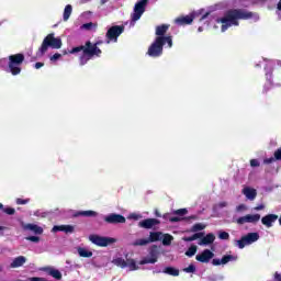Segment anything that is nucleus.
Masks as SVG:
<instances>
[{
	"mask_svg": "<svg viewBox=\"0 0 281 281\" xmlns=\"http://www.w3.org/2000/svg\"><path fill=\"white\" fill-rule=\"evenodd\" d=\"M146 245H150L148 238H139L132 243V247H146Z\"/></svg>",
	"mask_w": 281,
	"mask_h": 281,
	"instance_id": "nucleus-26",
	"label": "nucleus"
},
{
	"mask_svg": "<svg viewBox=\"0 0 281 281\" xmlns=\"http://www.w3.org/2000/svg\"><path fill=\"white\" fill-rule=\"evenodd\" d=\"M155 262H157L156 258L145 257L144 259L140 260L139 265H155Z\"/></svg>",
	"mask_w": 281,
	"mask_h": 281,
	"instance_id": "nucleus-36",
	"label": "nucleus"
},
{
	"mask_svg": "<svg viewBox=\"0 0 281 281\" xmlns=\"http://www.w3.org/2000/svg\"><path fill=\"white\" fill-rule=\"evenodd\" d=\"M241 192L248 201H255L258 196V191L251 187L244 188Z\"/></svg>",
	"mask_w": 281,
	"mask_h": 281,
	"instance_id": "nucleus-13",
	"label": "nucleus"
},
{
	"mask_svg": "<svg viewBox=\"0 0 281 281\" xmlns=\"http://www.w3.org/2000/svg\"><path fill=\"white\" fill-rule=\"evenodd\" d=\"M192 21H194L193 15H186V16L176 19V23L178 25H190L192 23Z\"/></svg>",
	"mask_w": 281,
	"mask_h": 281,
	"instance_id": "nucleus-22",
	"label": "nucleus"
},
{
	"mask_svg": "<svg viewBox=\"0 0 281 281\" xmlns=\"http://www.w3.org/2000/svg\"><path fill=\"white\" fill-rule=\"evenodd\" d=\"M173 237L170 234H165L162 238V245L168 246L172 245Z\"/></svg>",
	"mask_w": 281,
	"mask_h": 281,
	"instance_id": "nucleus-37",
	"label": "nucleus"
},
{
	"mask_svg": "<svg viewBox=\"0 0 281 281\" xmlns=\"http://www.w3.org/2000/svg\"><path fill=\"white\" fill-rule=\"evenodd\" d=\"M159 220L157 218H146L138 223V227H142L143 229H153L155 225H159Z\"/></svg>",
	"mask_w": 281,
	"mask_h": 281,
	"instance_id": "nucleus-12",
	"label": "nucleus"
},
{
	"mask_svg": "<svg viewBox=\"0 0 281 281\" xmlns=\"http://www.w3.org/2000/svg\"><path fill=\"white\" fill-rule=\"evenodd\" d=\"M244 238L246 240V245H251L260 239V235L258 233H248Z\"/></svg>",
	"mask_w": 281,
	"mask_h": 281,
	"instance_id": "nucleus-20",
	"label": "nucleus"
},
{
	"mask_svg": "<svg viewBox=\"0 0 281 281\" xmlns=\"http://www.w3.org/2000/svg\"><path fill=\"white\" fill-rule=\"evenodd\" d=\"M75 218H78V216H83L86 218H93L98 216V212L95 211H77L74 214Z\"/></svg>",
	"mask_w": 281,
	"mask_h": 281,
	"instance_id": "nucleus-19",
	"label": "nucleus"
},
{
	"mask_svg": "<svg viewBox=\"0 0 281 281\" xmlns=\"http://www.w3.org/2000/svg\"><path fill=\"white\" fill-rule=\"evenodd\" d=\"M0 210H2L4 214H8V216H14V214H16V210H14V207H4L3 203H0Z\"/></svg>",
	"mask_w": 281,
	"mask_h": 281,
	"instance_id": "nucleus-31",
	"label": "nucleus"
},
{
	"mask_svg": "<svg viewBox=\"0 0 281 281\" xmlns=\"http://www.w3.org/2000/svg\"><path fill=\"white\" fill-rule=\"evenodd\" d=\"M74 11V8L71 4H67L64 9V21H69V16H71V12Z\"/></svg>",
	"mask_w": 281,
	"mask_h": 281,
	"instance_id": "nucleus-32",
	"label": "nucleus"
},
{
	"mask_svg": "<svg viewBox=\"0 0 281 281\" xmlns=\"http://www.w3.org/2000/svg\"><path fill=\"white\" fill-rule=\"evenodd\" d=\"M83 30H91L93 27V22H89L82 25Z\"/></svg>",
	"mask_w": 281,
	"mask_h": 281,
	"instance_id": "nucleus-49",
	"label": "nucleus"
},
{
	"mask_svg": "<svg viewBox=\"0 0 281 281\" xmlns=\"http://www.w3.org/2000/svg\"><path fill=\"white\" fill-rule=\"evenodd\" d=\"M124 25H113L111 26L106 33H105V38H106V43L109 45V43H117V38H120V36H122V34H124Z\"/></svg>",
	"mask_w": 281,
	"mask_h": 281,
	"instance_id": "nucleus-6",
	"label": "nucleus"
},
{
	"mask_svg": "<svg viewBox=\"0 0 281 281\" xmlns=\"http://www.w3.org/2000/svg\"><path fill=\"white\" fill-rule=\"evenodd\" d=\"M276 221H278V215L276 214H268L261 218L262 225L268 228L273 227V223H276Z\"/></svg>",
	"mask_w": 281,
	"mask_h": 281,
	"instance_id": "nucleus-14",
	"label": "nucleus"
},
{
	"mask_svg": "<svg viewBox=\"0 0 281 281\" xmlns=\"http://www.w3.org/2000/svg\"><path fill=\"white\" fill-rule=\"evenodd\" d=\"M184 273H196V266L193 263L189 265V267L183 269Z\"/></svg>",
	"mask_w": 281,
	"mask_h": 281,
	"instance_id": "nucleus-41",
	"label": "nucleus"
},
{
	"mask_svg": "<svg viewBox=\"0 0 281 281\" xmlns=\"http://www.w3.org/2000/svg\"><path fill=\"white\" fill-rule=\"evenodd\" d=\"M214 258V252L210 249H204L201 254L195 256V260L198 262H203L204 265H207Z\"/></svg>",
	"mask_w": 281,
	"mask_h": 281,
	"instance_id": "nucleus-10",
	"label": "nucleus"
},
{
	"mask_svg": "<svg viewBox=\"0 0 281 281\" xmlns=\"http://www.w3.org/2000/svg\"><path fill=\"white\" fill-rule=\"evenodd\" d=\"M41 67H45V64L41 61L35 63V69H41Z\"/></svg>",
	"mask_w": 281,
	"mask_h": 281,
	"instance_id": "nucleus-54",
	"label": "nucleus"
},
{
	"mask_svg": "<svg viewBox=\"0 0 281 281\" xmlns=\"http://www.w3.org/2000/svg\"><path fill=\"white\" fill-rule=\"evenodd\" d=\"M277 9L281 12V0L278 2Z\"/></svg>",
	"mask_w": 281,
	"mask_h": 281,
	"instance_id": "nucleus-58",
	"label": "nucleus"
},
{
	"mask_svg": "<svg viewBox=\"0 0 281 281\" xmlns=\"http://www.w3.org/2000/svg\"><path fill=\"white\" fill-rule=\"evenodd\" d=\"M77 251L80 258H91L93 256V251L87 250V248L79 247Z\"/></svg>",
	"mask_w": 281,
	"mask_h": 281,
	"instance_id": "nucleus-25",
	"label": "nucleus"
},
{
	"mask_svg": "<svg viewBox=\"0 0 281 281\" xmlns=\"http://www.w3.org/2000/svg\"><path fill=\"white\" fill-rule=\"evenodd\" d=\"M46 271L48 276H52V278H55V280H63V273H60L59 270L54 268H46Z\"/></svg>",
	"mask_w": 281,
	"mask_h": 281,
	"instance_id": "nucleus-23",
	"label": "nucleus"
},
{
	"mask_svg": "<svg viewBox=\"0 0 281 281\" xmlns=\"http://www.w3.org/2000/svg\"><path fill=\"white\" fill-rule=\"evenodd\" d=\"M169 29H170V25H168V24H162V25L156 26L157 38H159V37L168 38V36H166V33L168 32Z\"/></svg>",
	"mask_w": 281,
	"mask_h": 281,
	"instance_id": "nucleus-16",
	"label": "nucleus"
},
{
	"mask_svg": "<svg viewBox=\"0 0 281 281\" xmlns=\"http://www.w3.org/2000/svg\"><path fill=\"white\" fill-rule=\"evenodd\" d=\"M112 262L115 265V267H121V269H126V267H128V263H126V260H124L122 257L113 259Z\"/></svg>",
	"mask_w": 281,
	"mask_h": 281,
	"instance_id": "nucleus-29",
	"label": "nucleus"
},
{
	"mask_svg": "<svg viewBox=\"0 0 281 281\" xmlns=\"http://www.w3.org/2000/svg\"><path fill=\"white\" fill-rule=\"evenodd\" d=\"M277 159L276 158H273V157H270V158H266L265 160H263V164H267V165H269V164H273V161H276Z\"/></svg>",
	"mask_w": 281,
	"mask_h": 281,
	"instance_id": "nucleus-50",
	"label": "nucleus"
},
{
	"mask_svg": "<svg viewBox=\"0 0 281 281\" xmlns=\"http://www.w3.org/2000/svg\"><path fill=\"white\" fill-rule=\"evenodd\" d=\"M147 240H149V243H157L158 240H161V232H150Z\"/></svg>",
	"mask_w": 281,
	"mask_h": 281,
	"instance_id": "nucleus-28",
	"label": "nucleus"
},
{
	"mask_svg": "<svg viewBox=\"0 0 281 281\" xmlns=\"http://www.w3.org/2000/svg\"><path fill=\"white\" fill-rule=\"evenodd\" d=\"M25 262H27V258H25L24 256H19L13 259L10 267L11 269H19V267H23Z\"/></svg>",
	"mask_w": 281,
	"mask_h": 281,
	"instance_id": "nucleus-18",
	"label": "nucleus"
},
{
	"mask_svg": "<svg viewBox=\"0 0 281 281\" xmlns=\"http://www.w3.org/2000/svg\"><path fill=\"white\" fill-rule=\"evenodd\" d=\"M173 214H177L178 216H186V214H188V209L176 210Z\"/></svg>",
	"mask_w": 281,
	"mask_h": 281,
	"instance_id": "nucleus-42",
	"label": "nucleus"
},
{
	"mask_svg": "<svg viewBox=\"0 0 281 281\" xmlns=\"http://www.w3.org/2000/svg\"><path fill=\"white\" fill-rule=\"evenodd\" d=\"M189 218L196 221V215H191V216H189Z\"/></svg>",
	"mask_w": 281,
	"mask_h": 281,
	"instance_id": "nucleus-60",
	"label": "nucleus"
},
{
	"mask_svg": "<svg viewBox=\"0 0 281 281\" xmlns=\"http://www.w3.org/2000/svg\"><path fill=\"white\" fill-rule=\"evenodd\" d=\"M79 52H82V55L79 57V64L81 67L83 65H87L93 56H97V58H100L102 56V49L91 47V41L86 42L85 45H80L77 47H72L69 50V54H79Z\"/></svg>",
	"mask_w": 281,
	"mask_h": 281,
	"instance_id": "nucleus-2",
	"label": "nucleus"
},
{
	"mask_svg": "<svg viewBox=\"0 0 281 281\" xmlns=\"http://www.w3.org/2000/svg\"><path fill=\"white\" fill-rule=\"evenodd\" d=\"M102 41H97L94 44L91 43V47H95V49H100V47H98L99 45H102Z\"/></svg>",
	"mask_w": 281,
	"mask_h": 281,
	"instance_id": "nucleus-51",
	"label": "nucleus"
},
{
	"mask_svg": "<svg viewBox=\"0 0 281 281\" xmlns=\"http://www.w3.org/2000/svg\"><path fill=\"white\" fill-rule=\"evenodd\" d=\"M196 245H192L191 247L188 248V250L184 252L186 256H188V258H192V256L196 255Z\"/></svg>",
	"mask_w": 281,
	"mask_h": 281,
	"instance_id": "nucleus-34",
	"label": "nucleus"
},
{
	"mask_svg": "<svg viewBox=\"0 0 281 281\" xmlns=\"http://www.w3.org/2000/svg\"><path fill=\"white\" fill-rule=\"evenodd\" d=\"M167 43L168 47H172V36L156 37L154 43L148 47L147 54L150 58H159L164 54V45Z\"/></svg>",
	"mask_w": 281,
	"mask_h": 281,
	"instance_id": "nucleus-3",
	"label": "nucleus"
},
{
	"mask_svg": "<svg viewBox=\"0 0 281 281\" xmlns=\"http://www.w3.org/2000/svg\"><path fill=\"white\" fill-rule=\"evenodd\" d=\"M216 207H220V210H223V207H227V202H220Z\"/></svg>",
	"mask_w": 281,
	"mask_h": 281,
	"instance_id": "nucleus-52",
	"label": "nucleus"
},
{
	"mask_svg": "<svg viewBox=\"0 0 281 281\" xmlns=\"http://www.w3.org/2000/svg\"><path fill=\"white\" fill-rule=\"evenodd\" d=\"M87 1H91V0H80V3H87Z\"/></svg>",
	"mask_w": 281,
	"mask_h": 281,
	"instance_id": "nucleus-62",
	"label": "nucleus"
},
{
	"mask_svg": "<svg viewBox=\"0 0 281 281\" xmlns=\"http://www.w3.org/2000/svg\"><path fill=\"white\" fill-rule=\"evenodd\" d=\"M60 49L63 47V41L59 37H55L54 33L48 34L42 42L37 50V56H44L47 49Z\"/></svg>",
	"mask_w": 281,
	"mask_h": 281,
	"instance_id": "nucleus-4",
	"label": "nucleus"
},
{
	"mask_svg": "<svg viewBox=\"0 0 281 281\" xmlns=\"http://www.w3.org/2000/svg\"><path fill=\"white\" fill-rule=\"evenodd\" d=\"M61 56H63V55H60V53H56V54H54V55L50 57V60L56 61V60H58L59 58H61Z\"/></svg>",
	"mask_w": 281,
	"mask_h": 281,
	"instance_id": "nucleus-47",
	"label": "nucleus"
},
{
	"mask_svg": "<svg viewBox=\"0 0 281 281\" xmlns=\"http://www.w3.org/2000/svg\"><path fill=\"white\" fill-rule=\"evenodd\" d=\"M75 227L71 225H56L53 227L52 232H64L65 234H74Z\"/></svg>",
	"mask_w": 281,
	"mask_h": 281,
	"instance_id": "nucleus-15",
	"label": "nucleus"
},
{
	"mask_svg": "<svg viewBox=\"0 0 281 281\" xmlns=\"http://www.w3.org/2000/svg\"><path fill=\"white\" fill-rule=\"evenodd\" d=\"M149 256H150V258H155L156 261L158 260V258H159V250H157V245H154V246L150 247Z\"/></svg>",
	"mask_w": 281,
	"mask_h": 281,
	"instance_id": "nucleus-33",
	"label": "nucleus"
},
{
	"mask_svg": "<svg viewBox=\"0 0 281 281\" xmlns=\"http://www.w3.org/2000/svg\"><path fill=\"white\" fill-rule=\"evenodd\" d=\"M162 273H166L167 276H173V278H177L179 276V269L173 267H166L162 270Z\"/></svg>",
	"mask_w": 281,
	"mask_h": 281,
	"instance_id": "nucleus-27",
	"label": "nucleus"
},
{
	"mask_svg": "<svg viewBox=\"0 0 281 281\" xmlns=\"http://www.w3.org/2000/svg\"><path fill=\"white\" fill-rule=\"evenodd\" d=\"M130 218H132L133 221H139V218H142V215L133 213L130 215Z\"/></svg>",
	"mask_w": 281,
	"mask_h": 281,
	"instance_id": "nucleus-48",
	"label": "nucleus"
},
{
	"mask_svg": "<svg viewBox=\"0 0 281 281\" xmlns=\"http://www.w3.org/2000/svg\"><path fill=\"white\" fill-rule=\"evenodd\" d=\"M169 221L170 223H179V221H181V217L173 216V217H170Z\"/></svg>",
	"mask_w": 281,
	"mask_h": 281,
	"instance_id": "nucleus-53",
	"label": "nucleus"
},
{
	"mask_svg": "<svg viewBox=\"0 0 281 281\" xmlns=\"http://www.w3.org/2000/svg\"><path fill=\"white\" fill-rule=\"evenodd\" d=\"M26 240H30L31 243H38L41 240V237H38V236H29V237H26Z\"/></svg>",
	"mask_w": 281,
	"mask_h": 281,
	"instance_id": "nucleus-44",
	"label": "nucleus"
},
{
	"mask_svg": "<svg viewBox=\"0 0 281 281\" xmlns=\"http://www.w3.org/2000/svg\"><path fill=\"white\" fill-rule=\"evenodd\" d=\"M247 241L245 239V236H243L240 239H238L236 241V246L239 248V249H245V247H247Z\"/></svg>",
	"mask_w": 281,
	"mask_h": 281,
	"instance_id": "nucleus-39",
	"label": "nucleus"
},
{
	"mask_svg": "<svg viewBox=\"0 0 281 281\" xmlns=\"http://www.w3.org/2000/svg\"><path fill=\"white\" fill-rule=\"evenodd\" d=\"M243 207H245V205L241 204L238 206V210H243Z\"/></svg>",
	"mask_w": 281,
	"mask_h": 281,
	"instance_id": "nucleus-63",
	"label": "nucleus"
},
{
	"mask_svg": "<svg viewBox=\"0 0 281 281\" xmlns=\"http://www.w3.org/2000/svg\"><path fill=\"white\" fill-rule=\"evenodd\" d=\"M203 236H205V233H195L192 236L182 237V240L184 243H192L193 240H199V238H203Z\"/></svg>",
	"mask_w": 281,
	"mask_h": 281,
	"instance_id": "nucleus-24",
	"label": "nucleus"
},
{
	"mask_svg": "<svg viewBox=\"0 0 281 281\" xmlns=\"http://www.w3.org/2000/svg\"><path fill=\"white\" fill-rule=\"evenodd\" d=\"M260 221V214H247L237 218L238 225H245V223H258Z\"/></svg>",
	"mask_w": 281,
	"mask_h": 281,
	"instance_id": "nucleus-11",
	"label": "nucleus"
},
{
	"mask_svg": "<svg viewBox=\"0 0 281 281\" xmlns=\"http://www.w3.org/2000/svg\"><path fill=\"white\" fill-rule=\"evenodd\" d=\"M125 262L131 271H137V263L134 261V259H127Z\"/></svg>",
	"mask_w": 281,
	"mask_h": 281,
	"instance_id": "nucleus-38",
	"label": "nucleus"
},
{
	"mask_svg": "<svg viewBox=\"0 0 281 281\" xmlns=\"http://www.w3.org/2000/svg\"><path fill=\"white\" fill-rule=\"evenodd\" d=\"M25 63V55L18 53L9 56L8 69L13 76H19L22 71L21 66Z\"/></svg>",
	"mask_w": 281,
	"mask_h": 281,
	"instance_id": "nucleus-5",
	"label": "nucleus"
},
{
	"mask_svg": "<svg viewBox=\"0 0 281 281\" xmlns=\"http://www.w3.org/2000/svg\"><path fill=\"white\" fill-rule=\"evenodd\" d=\"M104 221H105V223H109L110 225H117V224L126 223V217H124V215L111 213L104 217Z\"/></svg>",
	"mask_w": 281,
	"mask_h": 281,
	"instance_id": "nucleus-9",
	"label": "nucleus"
},
{
	"mask_svg": "<svg viewBox=\"0 0 281 281\" xmlns=\"http://www.w3.org/2000/svg\"><path fill=\"white\" fill-rule=\"evenodd\" d=\"M89 240L92 241L97 247H109V245H113V243H117V239L113 237H102L100 235H90Z\"/></svg>",
	"mask_w": 281,
	"mask_h": 281,
	"instance_id": "nucleus-7",
	"label": "nucleus"
},
{
	"mask_svg": "<svg viewBox=\"0 0 281 281\" xmlns=\"http://www.w3.org/2000/svg\"><path fill=\"white\" fill-rule=\"evenodd\" d=\"M210 16V12H206L204 15L201 16L200 21H203Z\"/></svg>",
	"mask_w": 281,
	"mask_h": 281,
	"instance_id": "nucleus-57",
	"label": "nucleus"
},
{
	"mask_svg": "<svg viewBox=\"0 0 281 281\" xmlns=\"http://www.w3.org/2000/svg\"><path fill=\"white\" fill-rule=\"evenodd\" d=\"M109 0H101V5H104V3H106Z\"/></svg>",
	"mask_w": 281,
	"mask_h": 281,
	"instance_id": "nucleus-61",
	"label": "nucleus"
},
{
	"mask_svg": "<svg viewBox=\"0 0 281 281\" xmlns=\"http://www.w3.org/2000/svg\"><path fill=\"white\" fill-rule=\"evenodd\" d=\"M205 224L202 223H196L191 227V232L196 233V232H203L205 229Z\"/></svg>",
	"mask_w": 281,
	"mask_h": 281,
	"instance_id": "nucleus-35",
	"label": "nucleus"
},
{
	"mask_svg": "<svg viewBox=\"0 0 281 281\" xmlns=\"http://www.w3.org/2000/svg\"><path fill=\"white\" fill-rule=\"evenodd\" d=\"M214 240H216V236H214V234H212V233H209V234H206V236L201 237L199 245H212V243H214Z\"/></svg>",
	"mask_w": 281,
	"mask_h": 281,
	"instance_id": "nucleus-21",
	"label": "nucleus"
},
{
	"mask_svg": "<svg viewBox=\"0 0 281 281\" xmlns=\"http://www.w3.org/2000/svg\"><path fill=\"white\" fill-rule=\"evenodd\" d=\"M218 238L220 240H229V233L225 231H220Z\"/></svg>",
	"mask_w": 281,
	"mask_h": 281,
	"instance_id": "nucleus-40",
	"label": "nucleus"
},
{
	"mask_svg": "<svg viewBox=\"0 0 281 281\" xmlns=\"http://www.w3.org/2000/svg\"><path fill=\"white\" fill-rule=\"evenodd\" d=\"M249 19H254V12L247 9H229L224 16L217 19V23H222V32H227L233 25L238 27L240 25L238 21H249Z\"/></svg>",
	"mask_w": 281,
	"mask_h": 281,
	"instance_id": "nucleus-1",
	"label": "nucleus"
},
{
	"mask_svg": "<svg viewBox=\"0 0 281 281\" xmlns=\"http://www.w3.org/2000/svg\"><path fill=\"white\" fill-rule=\"evenodd\" d=\"M212 265L214 267H220V265H223V260L222 259H213Z\"/></svg>",
	"mask_w": 281,
	"mask_h": 281,
	"instance_id": "nucleus-46",
	"label": "nucleus"
},
{
	"mask_svg": "<svg viewBox=\"0 0 281 281\" xmlns=\"http://www.w3.org/2000/svg\"><path fill=\"white\" fill-rule=\"evenodd\" d=\"M15 203H16V205H27V203H30V199L23 200V199H21V198H18V199L15 200Z\"/></svg>",
	"mask_w": 281,
	"mask_h": 281,
	"instance_id": "nucleus-43",
	"label": "nucleus"
},
{
	"mask_svg": "<svg viewBox=\"0 0 281 281\" xmlns=\"http://www.w3.org/2000/svg\"><path fill=\"white\" fill-rule=\"evenodd\" d=\"M238 260V256L225 255L222 257V265H227V262H235Z\"/></svg>",
	"mask_w": 281,
	"mask_h": 281,
	"instance_id": "nucleus-30",
	"label": "nucleus"
},
{
	"mask_svg": "<svg viewBox=\"0 0 281 281\" xmlns=\"http://www.w3.org/2000/svg\"><path fill=\"white\" fill-rule=\"evenodd\" d=\"M274 280H276V281H281V274L278 273V272H276V273H274Z\"/></svg>",
	"mask_w": 281,
	"mask_h": 281,
	"instance_id": "nucleus-56",
	"label": "nucleus"
},
{
	"mask_svg": "<svg viewBox=\"0 0 281 281\" xmlns=\"http://www.w3.org/2000/svg\"><path fill=\"white\" fill-rule=\"evenodd\" d=\"M256 212H260V210H265V204H259L255 207Z\"/></svg>",
	"mask_w": 281,
	"mask_h": 281,
	"instance_id": "nucleus-55",
	"label": "nucleus"
},
{
	"mask_svg": "<svg viewBox=\"0 0 281 281\" xmlns=\"http://www.w3.org/2000/svg\"><path fill=\"white\" fill-rule=\"evenodd\" d=\"M250 166L251 168H258L260 166V161H258V159H251Z\"/></svg>",
	"mask_w": 281,
	"mask_h": 281,
	"instance_id": "nucleus-45",
	"label": "nucleus"
},
{
	"mask_svg": "<svg viewBox=\"0 0 281 281\" xmlns=\"http://www.w3.org/2000/svg\"><path fill=\"white\" fill-rule=\"evenodd\" d=\"M279 224L281 225V217L279 218Z\"/></svg>",
	"mask_w": 281,
	"mask_h": 281,
	"instance_id": "nucleus-64",
	"label": "nucleus"
},
{
	"mask_svg": "<svg viewBox=\"0 0 281 281\" xmlns=\"http://www.w3.org/2000/svg\"><path fill=\"white\" fill-rule=\"evenodd\" d=\"M146 5H148V0H140L134 5V12L131 14L133 23L142 19V15L146 12Z\"/></svg>",
	"mask_w": 281,
	"mask_h": 281,
	"instance_id": "nucleus-8",
	"label": "nucleus"
},
{
	"mask_svg": "<svg viewBox=\"0 0 281 281\" xmlns=\"http://www.w3.org/2000/svg\"><path fill=\"white\" fill-rule=\"evenodd\" d=\"M22 228L29 232H34V234H43V227L36 224H24L22 222Z\"/></svg>",
	"mask_w": 281,
	"mask_h": 281,
	"instance_id": "nucleus-17",
	"label": "nucleus"
},
{
	"mask_svg": "<svg viewBox=\"0 0 281 281\" xmlns=\"http://www.w3.org/2000/svg\"><path fill=\"white\" fill-rule=\"evenodd\" d=\"M155 214L158 218H161V213H159L157 210L155 211Z\"/></svg>",
	"mask_w": 281,
	"mask_h": 281,
	"instance_id": "nucleus-59",
	"label": "nucleus"
}]
</instances>
